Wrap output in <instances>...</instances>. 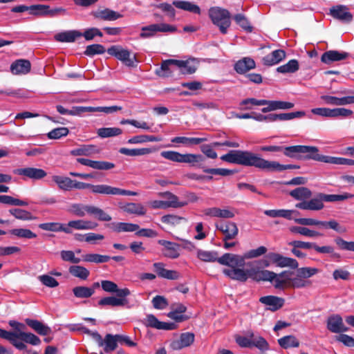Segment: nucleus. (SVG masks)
<instances>
[{
    "mask_svg": "<svg viewBox=\"0 0 354 354\" xmlns=\"http://www.w3.org/2000/svg\"><path fill=\"white\" fill-rule=\"evenodd\" d=\"M290 195L296 200L307 201L312 196V192L306 187H299L290 191Z\"/></svg>",
    "mask_w": 354,
    "mask_h": 354,
    "instance_id": "43",
    "label": "nucleus"
},
{
    "mask_svg": "<svg viewBox=\"0 0 354 354\" xmlns=\"http://www.w3.org/2000/svg\"><path fill=\"white\" fill-rule=\"evenodd\" d=\"M216 230L221 231L224 237L223 241L234 239L239 233V229L235 223L231 221H221L215 225Z\"/></svg>",
    "mask_w": 354,
    "mask_h": 354,
    "instance_id": "16",
    "label": "nucleus"
},
{
    "mask_svg": "<svg viewBox=\"0 0 354 354\" xmlns=\"http://www.w3.org/2000/svg\"><path fill=\"white\" fill-rule=\"evenodd\" d=\"M295 222L301 225H319L326 229H331L339 234H345L347 232L346 227L341 225L336 220L331 219L328 221H322L310 218H295Z\"/></svg>",
    "mask_w": 354,
    "mask_h": 354,
    "instance_id": "10",
    "label": "nucleus"
},
{
    "mask_svg": "<svg viewBox=\"0 0 354 354\" xmlns=\"http://www.w3.org/2000/svg\"><path fill=\"white\" fill-rule=\"evenodd\" d=\"M329 14L335 19L344 24H349L353 21V16L349 8L344 5L334 6L330 8Z\"/></svg>",
    "mask_w": 354,
    "mask_h": 354,
    "instance_id": "14",
    "label": "nucleus"
},
{
    "mask_svg": "<svg viewBox=\"0 0 354 354\" xmlns=\"http://www.w3.org/2000/svg\"><path fill=\"white\" fill-rule=\"evenodd\" d=\"M73 189H91L92 193L102 195H121V196H137L136 192L112 187L105 184L93 185L90 183L77 181L75 180Z\"/></svg>",
    "mask_w": 354,
    "mask_h": 354,
    "instance_id": "6",
    "label": "nucleus"
},
{
    "mask_svg": "<svg viewBox=\"0 0 354 354\" xmlns=\"http://www.w3.org/2000/svg\"><path fill=\"white\" fill-rule=\"evenodd\" d=\"M197 257L204 262H218V253L216 251L198 250Z\"/></svg>",
    "mask_w": 354,
    "mask_h": 354,
    "instance_id": "49",
    "label": "nucleus"
},
{
    "mask_svg": "<svg viewBox=\"0 0 354 354\" xmlns=\"http://www.w3.org/2000/svg\"><path fill=\"white\" fill-rule=\"evenodd\" d=\"M320 99L324 104L332 106H343L354 104V96H344L338 97L332 95H324L320 96Z\"/></svg>",
    "mask_w": 354,
    "mask_h": 354,
    "instance_id": "21",
    "label": "nucleus"
},
{
    "mask_svg": "<svg viewBox=\"0 0 354 354\" xmlns=\"http://www.w3.org/2000/svg\"><path fill=\"white\" fill-rule=\"evenodd\" d=\"M195 60H179L181 64H177V68L180 70L182 74L191 75L194 73L197 70V66L194 64Z\"/></svg>",
    "mask_w": 354,
    "mask_h": 354,
    "instance_id": "47",
    "label": "nucleus"
},
{
    "mask_svg": "<svg viewBox=\"0 0 354 354\" xmlns=\"http://www.w3.org/2000/svg\"><path fill=\"white\" fill-rule=\"evenodd\" d=\"M122 209L129 214H133L139 216L145 215L147 212L146 209L141 203H128L121 207Z\"/></svg>",
    "mask_w": 354,
    "mask_h": 354,
    "instance_id": "41",
    "label": "nucleus"
},
{
    "mask_svg": "<svg viewBox=\"0 0 354 354\" xmlns=\"http://www.w3.org/2000/svg\"><path fill=\"white\" fill-rule=\"evenodd\" d=\"M95 18H99L104 21H115L122 17V15L118 12L109 8H105L93 14Z\"/></svg>",
    "mask_w": 354,
    "mask_h": 354,
    "instance_id": "38",
    "label": "nucleus"
},
{
    "mask_svg": "<svg viewBox=\"0 0 354 354\" xmlns=\"http://www.w3.org/2000/svg\"><path fill=\"white\" fill-rule=\"evenodd\" d=\"M153 266L159 277L170 280H176L180 277V274L177 271L165 269L163 263H154Z\"/></svg>",
    "mask_w": 354,
    "mask_h": 354,
    "instance_id": "27",
    "label": "nucleus"
},
{
    "mask_svg": "<svg viewBox=\"0 0 354 354\" xmlns=\"http://www.w3.org/2000/svg\"><path fill=\"white\" fill-rule=\"evenodd\" d=\"M327 329L333 333H341L346 332L348 328L345 326L343 319L339 315H333L327 319Z\"/></svg>",
    "mask_w": 354,
    "mask_h": 354,
    "instance_id": "18",
    "label": "nucleus"
},
{
    "mask_svg": "<svg viewBox=\"0 0 354 354\" xmlns=\"http://www.w3.org/2000/svg\"><path fill=\"white\" fill-rule=\"evenodd\" d=\"M290 231L292 233L299 234L308 237H317L321 236V234L319 232L301 226H292L290 228Z\"/></svg>",
    "mask_w": 354,
    "mask_h": 354,
    "instance_id": "56",
    "label": "nucleus"
},
{
    "mask_svg": "<svg viewBox=\"0 0 354 354\" xmlns=\"http://www.w3.org/2000/svg\"><path fill=\"white\" fill-rule=\"evenodd\" d=\"M178 59H166L162 62L160 67L156 70V75L161 77H169L173 75V73L178 68L177 64H181Z\"/></svg>",
    "mask_w": 354,
    "mask_h": 354,
    "instance_id": "17",
    "label": "nucleus"
},
{
    "mask_svg": "<svg viewBox=\"0 0 354 354\" xmlns=\"http://www.w3.org/2000/svg\"><path fill=\"white\" fill-rule=\"evenodd\" d=\"M161 221L163 223L172 226H178L182 223H187V220L185 217L179 216L174 214H167L161 217Z\"/></svg>",
    "mask_w": 354,
    "mask_h": 354,
    "instance_id": "51",
    "label": "nucleus"
},
{
    "mask_svg": "<svg viewBox=\"0 0 354 354\" xmlns=\"http://www.w3.org/2000/svg\"><path fill=\"white\" fill-rule=\"evenodd\" d=\"M88 208V214L93 216L100 221H110L112 219L111 216L109 214L98 207L90 205V207Z\"/></svg>",
    "mask_w": 354,
    "mask_h": 354,
    "instance_id": "46",
    "label": "nucleus"
},
{
    "mask_svg": "<svg viewBox=\"0 0 354 354\" xmlns=\"http://www.w3.org/2000/svg\"><path fill=\"white\" fill-rule=\"evenodd\" d=\"M209 16L212 23L219 28L221 32L226 34L231 24L230 12L219 7H213L209 10Z\"/></svg>",
    "mask_w": 354,
    "mask_h": 354,
    "instance_id": "8",
    "label": "nucleus"
},
{
    "mask_svg": "<svg viewBox=\"0 0 354 354\" xmlns=\"http://www.w3.org/2000/svg\"><path fill=\"white\" fill-rule=\"evenodd\" d=\"M129 304V301L127 299V297H106L102 298L98 301V305L100 306H110L112 307L116 306H127Z\"/></svg>",
    "mask_w": 354,
    "mask_h": 354,
    "instance_id": "28",
    "label": "nucleus"
},
{
    "mask_svg": "<svg viewBox=\"0 0 354 354\" xmlns=\"http://www.w3.org/2000/svg\"><path fill=\"white\" fill-rule=\"evenodd\" d=\"M68 226L75 230H93L97 226V223L89 221L75 220L69 221Z\"/></svg>",
    "mask_w": 354,
    "mask_h": 354,
    "instance_id": "44",
    "label": "nucleus"
},
{
    "mask_svg": "<svg viewBox=\"0 0 354 354\" xmlns=\"http://www.w3.org/2000/svg\"><path fill=\"white\" fill-rule=\"evenodd\" d=\"M223 273L230 279L240 282H245L249 278L256 281L272 282L276 273L268 270H258L256 268L244 269H227L225 268Z\"/></svg>",
    "mask_w": 354,
    "mask_h": 354,
    "instance_id": "3",
    "label": "nucleus"
},
{
    "mask_svg": "<svg viewBox=\"0 0 354 354\" xmlns=\"http://www.w3.org/2000/svg\"><path fill=\"white\" fill-rule=\"evenodd\" d=\"M25 322L27 326L39 335L46 336L52 333V329L48 326L37 319L26 318Z\"/></svg>",
    "mask_w": 354,
    "mask_h": 354,
    "instance_id": "24",
    "label": "nucleus"
},
{
    "mask_svg": "<svg viewBox=\"0 0 354 354\" xmlns=\"http://www.w3.org/2000/svg\"><path fill=\"white\" fill-rule=\"evenodd\" d=\"M172 4L178 9L188 11L194 14H200L201 8L198 6L187 1L175 0Z\"/></svg>",
    "mask_w": 354,
    "mask_h": 354,
    "instance_id": "40",
    "label": "nucleus"
},
{
    "mask_svg": "<svg viewBox=\"0 0 354 354\" xmlns=\"http://www.w3.org/2000/svg\"><path fill=\"white\" fill-rule=\"evenodd\" d=\"M10 72L13 75H26L30 71V62L25 59H19L10 65Z\"/></svg>",
    "mask_w": 354,
    "mask_h": 354,
    "instance_id": "23",
    "label": "nucleus"
},
{
    "mask_svg": "<svg viewBox=\"0 0 354 354\" xmlns=\"http://www.w3.org/2000/svg\"><path fill=\"white\" fill-rule=\"evenodd\" d=\"M349 56L346 52H339L337 50H328L324 53L321 57V61L326 64H331L335 62L346 59Z\"/></svg>",
    "mask_w": 354,
    "mask_h": 354,
    "instance_id": "22",
    "label": "nucleus"
},
{
    "mask_svg": "<svg viewBox=\"0 0 354 354\" xmlns=\"http://www.w3.org/2000/svg\"><path fill=\"white\" fill-rule=\"evenodd\" d=\"M259 301L266 306H268V309L274 312L280 309L283 306L285 300L281 297L268 295L261 297L259 299Z\"/></svg>",
    "mask_w": 354,
    "mask_h": 354,
    "instance_id": "25",
    "label": "nucleus"
},
{
    "mask_svg": "<svg viewBox=\"0 0 354 354\" xmlns=\"http://www.w3.org/2000/svg\"><path fill=\"white\" fill-rule=\"evenodd\" d=\"M9 232L14 236L19 238L34 239L37 237V234L30 230L24 228L12 229Z\"/></svg>",
    "mask_w": 354,
    "mask_h": 354,
    "instance_id": "62",
    "label": "nucleus"
},
{
    "mask_svg": "<svg viewBox=\"0 0 354 354\" xmlns=\"http://www.w3.org/2000/svg\"><path fill=\"white\" fill-rule=\"evenodd\" d=\"M205 215L211 217H218L222 218H232L234 216V213L227 209H221L218 207H209L203 210Z\"/></svg>",
    "mask_w": 354,
    "mask_h": 354,
    "instance_id": "36",
    "label": "nucleus"
},
{
    "mask_svg": "<svg viewBox=\"0 0 354 354\" xmlns=\"http://www.w3.org/2000/svg\"><path fill=\"white\" fill-rule=\"evenodd\" d=\"M82 37V32L79 30H68L59 32L55 35V39L59 42L72 43L77 38Z\"/></svg>",
    "mask_w": 354,
    "mask_h": 354,
    "instance_id": "34",
    "label": "nucleus"
},
{
    "mask_svg": "<svg viewBox=\"0 0 354 354\" xmlns=\"http://www.w3.org/2000/svg\"><path fill=\"white\" fill-rule=\"evenodd\" d=\"M9 213L16 219L21 221H32L37 218L31 212L20 208H12L9 209Z\"/></svg>",
    "mask_w": 354,
    "mask_h": 354,
    "instance_id": "42",
    "label": "nucleus"
},
{
    "mask_svg": "<svg viewBox=\"0 0 354 354\" xmlns=\"http://www.w3.org/2000/svg\"><path fill=\"white\" fill-rule=\"evenodd\" d=\"M53 180L62 190L70 191L73 189L75 180H72L68 177L56 175L53 176Z\"/></svg>",
    "mask_w": 354,
    "mask_h": 354,
    "instance_id": "39",
    "label": "nucleus"
},
{
    "mask_svg": "<svg viewBox=\"0 0 354 354\" xmlns=\"http://www.w3.org/2000/svg\"><path fill=\"white\" fill-rule=\"evenodd\" d=\"M0 203L13 206H27L28 202L8 195H0Z\"/></svg>",
    "mask_w": 354,
    "mask_h": 354,
    "instance_id": "60",
    "label": "nucleus"
},
{
    "mask_svg": "<svg viewBox=\"0 0 354 354\" xmlns=\"http://www.w3.org/2000/svg\"><path fill=\"white\" fill-rule=\"evenodd\" d=\"M122 133V130L118 127H103L97 131V136L102 138L118 136Z\"/></svg>",
    "mask_w": 354,
    "mask_h": 354,
    "instance_id": "48",
    "label": "nucleus"
},
{
    "mask_svg": "<svg viewBox=\"0 0 354 354\" xmlns=\"http://www.w3.org/2000/svg\"><path fill=\"white\" fill-rule=\"evenodd\" d=\"M286 53L285 50L277 49L263 57L262 62L263 65L270 66L279 63L286 58Z\"/></svg>",
    "mask_w": 354,
    "mask_h": 354,
    "instance_id": "26",
    "label": "nucleus"
},
{
    "mask_svg": "<svg viewBox=\"0 0 354 354\" xmlns=\"http://www.w3.org/2000/svg\"><path fill=\"white\" fill-rule=\"evenodd\" d=\"M296 269V277L290 278V288H303L311 286L312 283L308 279L319 272L317 268L302 267Z\"/></svg>",
    "mask_w": 354,
    "mask_h": 354,
    "instance_id": "7",
    "label": "nucleus"
},
{
    "mask_svg": "<svg viewBox=\"0 0 354 354\" xmlns=\"http://www.w3.org/2000/svg\"><path fill=\"white\" fill-rule=\"evenodd\" d=\"M69 133V130L66 127H57L47 133L49 139L56 140L62 137L66 136Z\"/></svg>",
    "mask_w": 354,
    "mask_h": 354,
    "instance_id": "63",
    "label": "nucleus"
},
{
    "mask_svg": "<svg viewBox=\"0 0 354 354\" xmlns=\"http://www.w3.org/2000/svg\"><path fill=\"white\" fill-rule=\"evenodd\" d=\"M334 241L340 250L354 252V241H346L339 236L336 237Z\"/></svg>",
    "mask_w": 354,
    "mask_h": 354,
    "instance_id": "64",
    "label": "nucleus"
},
{
    "mask_svg": "<svg viewBox=\"0 0 354 354\" xmlns=\"http://www.w3.org/2000/svg\"><path fill=\"white\" fill-rule=\"evenodd\" d=\"M143 324L147 328H156L158 330H172L176 328L177 325L173 322H164L159 321L153 314L146 316Z\"/></svg>",
    "mask_w": 354,
    "mask_h": 354,
    "instance_id": "15",
    "label": "nucleus"
},
{
    "mask_svg": "<svg viewBox=\"0 0 354 354\" xmlns=\"http://www.w3.org/2000/svg\"><path fill=\"white\" fill-rule=\"evenodd\" d=\"M158 243L165 247L163 254L168 258L176 259L180 254L178 251V245L166 240H159Z\"/></svg>",
    "mask_w": 354,
    "mask_h": 354,
    "instance_id": "35",
    "label": "nucleus"
},
{
    "mask_svg": "<svg viewBox=\"0 0 354 354\" xmlns=\"http://www.w3.org/2000/svg\"><path fill=\"white\" fill-rule=\"evenodd\" d=\"M101 286L105 292L115 293L117 297H127L131 294L129 288H118V285L111 281L102 280L101 281Z\"/></svg>",
    "mask_w": 354,
    "mask_h": 354,
    "instance_id": "20",
    "label": "nucleus"
},
{
    "mask_svg": "<svg viewBox=\"0 0 354 354\" xmlns=\"http://www.w3.org/2000/svg\"><path fill=\"white\" fill-rule=\"evenodd\" d=\"M68 270L73 276L82 280H86L90 274V272L88 269L80 266H71Z\"/></svg>",
    "mask_w": 354,
    "mask_h": 354,
    "instance_id": "54",
    "label": "nucleus"
},
{
    "mask_svg": "<svg viewBox=\"0 0 354 354\" xmlns=\"http://www.w3.org/2000/svg\"><path fill=\"white\" fill-rule=\"evenodd\" d=\"M109 227L116 233L133 232L139 230L138 224L125 222H113L110 223Z\"/></svg>",
    "mask_w": 354,
    "mask_h": 354,
    "instance_id": "30",
    "label": "nucleus"
},
{
    "mask_svg": "<svg viewBox=\"0 0 354 354\" xmlns=\"http://www.w3.org/2000/svg\"><path fill=\"white\" fill-rule=\"evenodd\" d=\"M268 260L280 268L288 267L296 269L299 266L298 261L292 258L284 257L279 253L270 252L267 255Z\"/></svg>",
    "mask_w": 354,
    "mask_h": 354,
    "instance_id": "12",
    "label": "nucleus"
},
{
    "mask_svg": "<svg viewBox=\"0 0 354 354\" xmlns=\"http://www.w3.org/2000/svg\"><path fill=\"white\" fill-rule=\"evenodd\" d=\"M194 342V335L192 333H184L180 336L179 339L172 342L171 346L175 350H180L189 346Z\"/></svg>",
    "mask_w": 354,
    "mask_h": 354,
    "instance_id": "32",
    "label": "nucleus"
},
{
    "mask_svg": "<svg viewBox=\"0 0 354 354\" xmlns=\"http://www.w3.org/2000/svg\"><path fill=\"white\" fill-rule=\"evenodd\" d=\"M353 195L344 193L343 194H326L317 193L309 201H301L297 203L295 207L300 209L319 211L324 207V202L342 201L352 198Z\"/></svg>",
    "mask_w": 354,
    "mask_h": 354,
    "instance_id": "5",
    "label": "nucleus"
},
{
    "mask_svg": "<svg viewBox=\"0 0 354 354\" xmlns=\"http://www.w3.org/2000/svg\"><path fill=\"white\" fill-rule=\"evenodd\" d=\"M18 328H19V331H8L0 328V337L8 341L17 349L25 350L27 346L24 342L19 341V333H26L24 330L26 329V326L23 323L19 322Z\"/></svg>",
    "mask_w": 354,
    "mask_h": 354,
    "instance_id": "11",
    "label": "nucleus"
},
{
    "mask_svg": "<svg viewBox=\"0 0 354 354\" xmlns=\"http://www.w3.org/2000/svg\"><path fill=\"white\" fill-rule=\"evenodd\" d=\"M101 149L94 145H82L79 148L73 149L71 154L73 156H90L93 154L100 153Z\"/></svg>",
    "mask_w": 354,
    "mask_h": 354,
    "instance_id": "31",
    "label": "nucleus"
},
{
    "mask_svg": "<svg viewBox=\"0 0 354 354\" xmlns=\"http://www.w3.org/2000/svg\"><path fill=\"white\" fill-rule=\"evenodd\" d=\"M93 289L89 288L86 286H76L73 288V293L77 298L86 299L91 297L92 295Z\"/></svg>",
    "mask_w": 354,
    "mask_h": 354,
    "instance_id": "61",
    "label": "nucleus"
},
{
    "mask_svg": "<svg viewBox=\"0 0 354 354\" xmlns=\"http://www.w3.org/2000/svg\"><path fill=\"white\" fill-rule=\"evenodd\" d=\"M163 195L168 199L167 201L168 207L179 208L187 205V201H179L178 196L171 192H166Z\"/></svg>",
    "mask_w": 354,
    "mask_h": 354,
    "instance_id": "55",
    "label": "nucleus"
},
{
    "mask_svg": "<svg viewBox=\"0 0 354 354\" xmlns=\"http://www.w3.org/2000/svg\"><path fill=\"white\" fill-rule=\"evenodd\" d=\"M292 213L299 214L298 212L290 209H268L264 212V214L270 217H282L288 220L292 219Z\"/></svg>",
    "mask_w": 354,
    "mask_h": 354,
    "instance_id": "45",
    "label": "nucleus"
},
{
    "mask_svg": "<svg viewBox=\"0 0 354 354\" xmlns=\"http://www.w3.org/2000/svg\"><path fill=\"white\" fill-rule=\"evenodd\" d=\"M223 161L243 165L254 167L268 171H281L282 165L277 161H269L250 151L231 150L227 153L221 156Z\"/></svg>",
    "mask_w": 354,
    "mask_h": 354,
    "instance_id": "1",
    "label": "nucleus"
},
{
    "mask_svg": "<svg viewBox=\"0 0 354 354\" xmlns=\"http://www.w3.org/2000/svg\"><path fill=\"white\" fill-rule=\"evenodd\" d=\"M107 53L111 56L115 57L117 59L121 61L125 66L131 68L137 67L138 59L136 55L134 54L131 57V52L126 48H124L120 45H113L109 47Z\"/></svg>",
    "mask_w": 354,
    "mask_h": 354,
    "instance_id": "9",
    "label": "nucleus"
},
{
    "mask_svg": "<svg viewBox=\"0 0 354 354\" xmlns=\"http://www.w3.org/2000/svg\"><path fill=\"white\" fill-rule=\"evenodd\" d=\"M256 67L255 62L253 59L245 57L238 60L234 66L235 71L239 74H244L248 71Z\"/></svg>",
    "mask_w": 354,
    "mask_h": 354,
    "instance_id": "29",
    "label": "nucleus"
},
{
    "mask_svg": "<svg viewBox=\"0 0 354 354\" xmlns=\"http://www.w3.org/2000/svg\"><path fill=\"white\" fill-rule=\"evenodd\" d=\"M19 341L26 344H30L33 346H38L41 344V339L39 337L32 333H19Z\"/></svg>",
    "mask_w": 354,
    "mask_h": 354,
    "instance_id": "53",
    "label": "nucleus"
},
{
    "mask_svg": "<svg viewBox=\"0 0 354 354\" xmlns=\"http://www.w3.org/2000/svg\"><path fill=\"white\" fill-rule=\"evenodd\" d=\"M104 342V351L106 353L111 352L116 349L118 347V339L115 335L106 334L103 339Z\"/></svg>",
    "mask_w": 354,
    "mask_h": 354,
    "instance_id": "57",
    "label": "nucleus"
},
{
    "mask_svg": "<svg viewBox=\"0 0 354 354\" xmlns=\"http://www.w3.org/2000/svg\"><path fill=\"white\" fill-rule=\"evenodd\" d=\"M13 172L15 174L24 176L33 180H40L47 176V173L44 169L35 167L17 169Z\"/></svg>",
    "mask_w": 354,
    "mask_h": 354,
    "instance_id": "19",
    "label": "nucleus"
},
{
    "mask_svg": "<svg viewBox=\"0 0 354 354\" xmlns=\"http://www.w3.org/2000/svg\"><path fill=\"white\" fill-rule=\"evenodd\" d=\"M160 156L169 160L179 162L188 163L193 167H197L202 169L203 171L212 175H220L227 176L235 174V171L224 168H207L203 162L205 160V156L201 154L185 153L182 154L175 151H163Z\"/></svg>",
    "mask_w": 354,
    "mask_h": 354,
    "instance_id": "2",
    "label": "nucleus"
},
{
    "mask_svg": "<svg viewBox=\"0 0 354 354\" xmlns=\"http://www.w3.org/2000/svg\"><path fill=\"white\" fill-rule=\"evenodd\" d=\"M88 207H90V205L82 203H73L70 206L68 212L77 216L83 217L85 216L86 213L88 214Z\"/></svg>",
    "mask_w": 354,
    "mask_h": 354,
    "instance_id": "59",
    "label": "nucleus"
},
{
    "mask_svg": "<svg viewBox=\"0 0 354 354\" xmlns=\"http://www.w3.org/2000/svg\"><path fill=\"white\" fill-rule=\"evenodd\" d=\"M299 68V62L297 59H292L286 64L281 65L277 68V71L281 73H293Z\"/></svg>",
    "mask_w": 354,
    "mask_h": 354,
    "instance_id": "52",
    "label": "nucleus"
},
{
    "mask_svg": "<svg viewBox=\"0 0 354 354\" xmlns=\"http://www.w3.org/2000/svg\"><path fill=\"white\" fill-rule=\"evenodd\" d=\"M286 156L299 160H313L328 163L329 156L319 153V148L315 146L293 145L286 149Z\"/></svg>",
    "mask_w": 354,
    "mask_h": 354,
    "instance_id": "4",
    "label": "nucleus"
},
{
    "mask_svg": "<svg viewBox=\"0 0 354 354\" xmlns=\"http://www.w3.org/2000/svg\"><path fill=\"white\" fill-rule=\"evenodd\" d=\"M295 106L294 103L290 102L285 101H279V100H268V106L263 107L261 109L263 113H268L272 111H275L278 109H290L293 108Z\"/></svg>",
    "mask_w": 354,
    "mask_h": 354,
    "instance_id": "33",
    "label": "nucleus"
},
{
    "mask_svg": "<svg viewBox=\"0 0 354 354\" xmlns=\"http://www.w3.org/2000/svg\"><path fill=\"white\" fill-rule=\"evenodd\" d=\"M156 151L155 147L151 148H139V149H128L122 147L119 149L121 154L129 156H140L153 153Z\"/></svg>",
    "mask_w": 354,
    "mask_h": 354,
    "instance_id": "37",
    "label": "nucleus"
},
{
    "mask_svg": "<svg viewBox=\"0 0 354 354\" xmlns=\"http://www.w3.org/2000/svg\"><path fill=\"white\" fill-rule=\"evenodd\" d=\"M278 344L283 348H297L299 346V340L294 335H286L277 340Z\"/></svg>",
    "mask_w": 354,
    "mask_h": 354,
    "instance_id": "50",
    "label": "nucleus"
},
{
    "mask_svg": "<svg viewBox=\"0 0 354 354\" xmlns=\"http://www.w3.org/2000/svg\"><path fill=\"white\" fill-rule=\"evenodd\" d=\"M106 52L104 46L99 44H93L86 47L84 55L88 57H93L96 55H102Z\"/></svg>",
    "mask_w": 354,
    "mask_h": 354,
    "instance_id": "58",
    "label": "nucleus"
},
{
    "mask_svg": "<svg viewBox=\"0 0 354 354\" xmlns=\"http://www.w3.org/2000/svg\"><path fill=\"white\" fill-rule=\"evenodd\" d=\"M218 263L221 265L230 267V269H241L245 265L244 256H240L232 253H225L218 257Z\"/></svg>",
    "mask_w": 354,
    "mask_h": 354,
    "instance_id": "13",
    "label": "nucleus"
}]
</instances>
